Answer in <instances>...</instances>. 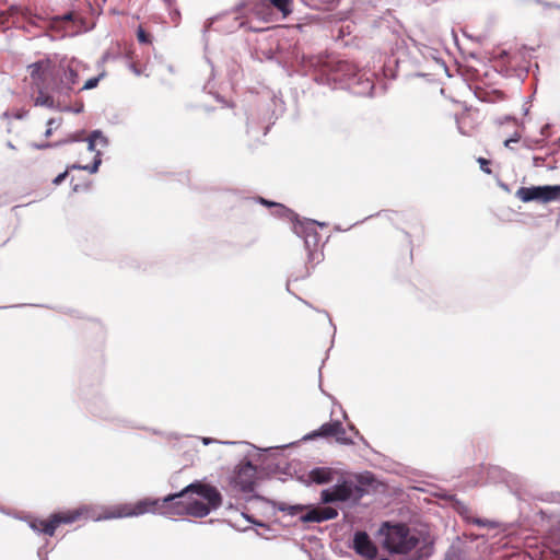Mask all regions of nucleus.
Segmentation results:
<instances>
[{
    "instance_id": "nucleus-1",
    "label": "nucleus",
    "mask_w": 560,
    "mask_h": 560,
    "mask_svg": "<svg viewBox=\"0 0 560 560\" xmlns=\"http://www.w3.org/2000/svg\"><path fill=\"white\" fill-rule=\"evenodd\" d=\"M221 503L222 497L215 487L195 482L187 486L183 491L167 495L163 500L144 498L136 502L117 503L102 508L98 514L93 513L91 517L101 521L135 517L147 513L205 517L211 510L218 509Z\"/></svg>"
},
{
    "instance_id": "nucleus-2",
    "label": "nucleus",
    "mask_w": 560,
    "mask_h": 560,
    "mask_svg": "<svg viewBox=\"0 0 560 560\" xmlns=\"http://www.w3.org/2000/svg\"><path fill=\"white\" fill-rule=\"evenodd\" d=\"M84 131L78 132L73 135L69 141H80L84 140L83 138ZM86 140V150L94 153L93 163L92 165H81V164H73L69 166L63 173L56 176L52 180L54 185H60L68 176L69 170H85L90 173H95L98 170L100 164L102 163L101 159V151L98 148H105L107 145V139L100 130H94L91 132V135L85 138Z\"/></svg>"
},
{
    "instance_id": "nucleus-3",
    "label": "nucleus",
    "mask_w": 560,
    "mask_h": 560,
    "mask_svg": "<svg viewBox=\"0 0 560 560\" xmlns=\"http://www.w3.org/2000/svg\"><path fill=\"white\" fill-rule=\"evenodd\" d=\"M418 537L405 524L386 525L384 547L394 553H407L418 545Z\"/></svg>"
},
{
    "instance_id": "nucleus-4",
    "label": "nucleus",
    "mask_w": 560,
    "mask_h": 560,
    "mask_svg": "<svg viewBox=\"0 0 560 560\" xmlns=\"http://www.w3.org/2000/svg\"><path fill=\"white\" fill-rule=\"evenodd\" d=\"M90 509L86 506L78 508L74 510L62 511L54 513L47 520H35L31 523L34 530L43 533L47 536H54L57 527L62 524H72L81 517H88Z\"/></svg>"
},
{
    "instance_id": "nucleus-5",
    "label": "nucleus",
    "mask_w": 560,
    "mask_h": 560,
    "mask_svg": "<svg viewBox=\"0 0 560 560\" xmlns=\"http://www.w3.org/2000/svg\"><path fill=\"white\" fill-rule=\"evenodd\" d=\"M364 494L362 487L355 485L352 481L345 480L343 482L334 486L331 489H325L322 491V502L330 503L337 501H347L353 499L360 500Z\"/></svg>"
},
{
    "instance_id": "nucleus-6",
    "label": "nucleus",
    "mask_w": 560,
    "mask_h": 560,
    "mask_svg": "<svg viewBox=\"0 0 560 560\" xmlns=\"http://www.w3.org/2000/svg\"><path fill=\"white\" fill-rule=\"evenodd\" d=\"M293 230L299 236L304 238L311 260L315 258L318 259L319 256H323V254L317 250L320 236L316 231L314 221H296L293 225Z\"/></svg>"
},
{
    "instance_id": "nucleus-7",
    "label": "nucleus",
    "mask_w": 560,
    "mask_h": 560,
    "mask_svg": "<svg viewBox=\"0 0 560 560\" xmlns=\"http://www.w3.org/2000/svg\"><path fill=\"white\" fill-rule=\"evenodd\" d=\"M30 77L38 88H50L49 79L57 75L56 65L48 58L28 66Z\"/></svg>"
},
{
    "instance_id": "nucleus-8",
    "label": "nucleus",
    "mask_w": 560,
    "mask_h": 560,
    "mask_svg": "<svg viewBox=\"0 0 560 560\" xmlns=\"http://www.w3.org/2000/svg\"><path fill=\"white\" fill-rule=\"evenodd\" d=\"M256 474V467L250 462L241 463L234 472V486L242 492H252L255 487Z\"/></svg>"
},
{
    "instance_id": "nucleus-9",
    "label": "nucleus",
    "mask_w": 560,
    "mask_h": 560,
    "mask_svg": "<svg viewBox=\"0 0 560 560\" xmlns=\"http://www.w3.org/2000/svg\"><path fill=\"white\" fill-rule=\"evenodd\" d=\"M20 22H27L35 25L28 9L11 7L7 11L0 13V27L2 30H7Z\"/></svg>"
},
{
    "instance_id": "nucleus-10",
    "label": "nucleus",
    "mask_w": 560,
    "mask_h": 560,
    "mask_svg": "<svg viewBox=\"0 0 560 560\" xmlns=\"http://www.w3.org/2000/svg\"><path fill=\"white\" fill-rule=\"evenodd\" d=\"M353 549L366 560H373L377 556V548L365 532H357L354 534Z\"/></svg>"
},
{
    "instance_id": "nucleus-11",
    "label": "nucleus",
    "mask_w": 560,
    "mask_h": 560,
    "mask_svg": "<svg viewBox=\"0 0 560 560\" xmlns=\"http://www.w3.org/2000/svg\"><path fill=\"white\" fill-rule=\"evenodd\" d=\"M515 197L523 202L539 201L547 203V186L520 187Z\"/></svg>"
},
{
    "instance_id": "nucleus-12",
    "label": "nucleus",
    "mask_w": 560,
    "mask_h": 560,
    "mask_svg": "<svg viewBox=\"0 0 560 560\" xmlns=\"http://www.w3.org/2000/svg\"><path fill=\"white\" fill-rule=\"evenodd\" d=\"M338 516V511L331 506L314 508L306 514L301 516V520L305 523L314 522L320 523L328 520H334Z\"/></svg>"
},
{
    "instance_id": "nucleus-13",
    "label": "nucleus",
    "mask_w": 560,
    "mask_h": 560,
    "mask_svg": "<svg viewBox=\"0 0 560 560\" xmlns=\"http://www.w3.org/2000/svg\"><path fill=\"white\" fill-rule=\"evenodd\" d=\"M292 0H262L260 4H257L254 9L255 14L260 15L265 8L272 5L283 18H287L292 12Z\"/></svg>"
},
{
    "instance_id": "nucleus-14",
    "label": "nucleus",
    "mask_w": 560,
    "mask_h": 560,
    "mask_svg": "<svg viewBox=\"0 0 560 560\" xmlns=\"http://www.w3.org/2000/svg\"><path fill=\"white\" fill-rule=\"evenodd\" d=\"M38 89H39V91H38L37 96L35 97V105L44 106V107H48V108L57 107L54 97L51 95L47 94L46 92H44L45 88H38ZM49 89L54 92H58V93L62 92V88L59 84H55L54 86H50Z\"/></svg>"
},
{
    "instance_id": "nucleus-15",
    "label": "nucleus",
    "mask_w": 560,
    "mask_h": 560,
    "mask_svg": "<svg viewBox=\"0 0 560 560\" xmlns=\"http://www.w3.org/2000/svg\"><path fill=\"white\" fill-rule=\"evenodd\" d=\"M65 79L61 81V84H59L62 89L67 91H71L73 85H75L79 82V73L78 70L72 66L69 65L68 68L63 72ZM68 94V92H66Z\"/></svg>"
},
{
    "instance_id": "nucleus-16",
    "label": "nucleus",
    "mask_w": 560,
    "mask_h": 560,
    "mask_svg": "<svg viewBox=\"0 0 560 560\" xmlns=\"http://www.w3.org/2000/svg\"><path fill=\"white\" fill-rule=\"evenodd\" d=\"M310 478L317 485L328 483L332 480V470L330 468H315L310 472Z\"/></svg>"
},
{
    "instance_id": "nucleus-17",
    "label": "nucleus",
    "mask_w": 560,
    "mask_h": 560,
    "mask_svg": "<svg viewBox=\"0 0 560 560\" xmlns=\"http://www.w3.org/2000/svg\"><path fill=\"white\" fill-rule=\"evenodd\" d=\"M340 431V421H331L328 423H324L319 427L317 431H315L313 436H322V438H330L335 436L336 433Z\"/></svg>"
},
{
    "instance_id": "nucleus-18",
    "label": "nucleus",
    "mask_w": 560,
    "mask_h": 560,
    "mask_svg": "<svg viewBox=\"0 0 560 560\" xmlns=\"http://www.w3.org/2000/svg\"><path fill=\"white\" fill-rule=\"evenodd\" d=\"M334 438L336 439V441L338 443L343 444V445H349V444L353 443V441L347 436L346 429L342 427L341 423H340V431L338 433H336Z\"/></svg>"
},
{
    "instance_id": "nucleus-19",
    "label": "nucleus",
    "mask_w": 560,
    "mask_h": 560,
    "mask_svg": "<svg viewBox=\"0 0 560 560\" xmlns=\"http://www.w3.org/2000/svg\"><path fill=\"white\" fill-rule=\"evenodd\" d=\"M548 202L560 200V185L547 186Z\"/></svg>"
},
{
    "instance_id": "nucleus-20",
    "label": "nucleus",
    "mask_w": 560,
    "mask_h": 560,
    "mask_svg": "<svg viewBox=\"0 0 560 560\" xmlns=\"http://www.w3.org/2000/svg\"><path fill=\"white\" fill-rule=\"evenodd\" d=\"M104 75H105V73L103 72L97 77L86 80L85 83L83 84V86L80 89V91L91 90V89L96 88L98 85L101 79L104 78Z\"/></svg>"
},
{
    "instance_id": "nucleus-21",
    "label": "nucleus",
    "mask_w": 560,
    "mask_h": 560,
    "mask_svg": "<svg viewBox=\"0 0 560 560\" xmlns=\"http://www.w3.org/2000/svg\"><path fill=\"white\" fill-rule=\"evenodd\" d=\"M137 38L141 44H151V36L147 33L143 27L139 26L137 30Z\"/></svg>"
},
{
    "instance_id": "nucleus-22",
    "label": "nucleus",
    "mask_w": 560,
    "mask_h": 560,
    "mask_svg": "<svg viewBox=\"0 0 560 560\" xmlns=\"http://www.w3.org/2000/svg\"><path fill=\"white\" fill-rule=\"evenodd\" d=\"M307 4L315 9H320L323 5L330 4L335 0H305Z\"/></svg>"
},
{
    "instance_id": "nucleus-23",
    "label": "nucleus",
    "mask_w": 560,
    "mask_h": 560,
    "mask_svg": "<svg viewBox=\"0 0 560 560\" xmlns=\"http://www.w3.org/2000/svg\"><path fill=\"white\" fill-rule=\"evenodd\" d=\"M51 125H56V128H58V127L61 125V119L50 118V119L47 121V129H46V131H45V136H46V137H50V136H51V133H52Z\"/></svg>"
},
{
    "instance_id": "nucleus-24",
    "label": "nucleus",
    "mask_w": 560,
    "mask_h": 560,
    "mask_svg": "<svg viewBox=\"0 0 560 560\" xmlns=\"http://www.w3.org/2000/svg\"><path fill=\"white\" fill-rule=\"evenodd\" d=\"M478 163L480 164V168L487 173V174H491L492 171L489 168V164H490V161L485 159V158H479L478 159Z\"/></svg>"
},
{
    "instance_id": "nucleus-25",
    "label": "nucleus",
    "mask_w": 560,
    "mask_h": 560,
    "mask_svg": "<svg viewBox=\"0 0 560 560\" xmlns=\"http://www.w3.org/2000/svg\"><path fill=\"white\" fill-rule=\"evenodd\" d=\"M259 202H260L261 205H264V206H267V207H278V208H280L282 211H287V209H285L282 205L277 203V202L268 201V200H266V199H264V198H261V197H259Z\"/></svg>"
},
{
    "instance_id": "nucleus-26",
    "label": "nucleus",
    "mask_w": 560,
    "mask_h": 560,
    "mask_svg": "<svg viewBox=\"0 0 560 560\" xmlns=\"http://www.w3.org/2000/svg\"><path fill=\"white\" fill-rule=\"evenodd\" d=\"M350 65L347 61H340L338 62V69L341 70L343 68H349Z\"/></svg>"
},
{
    "instance_id": "nucleus-27",
    "label": "nucleus",
    "mask_w": 560,
    "mask_h": 560,
    "mask_svg": "<svg viewBox=\"0 0 560 560\" xmlns=\"http://www.w3.org/2000/svg\"><path fill=\"white\" fill-rule=\"evenodd\" d=\"M475 524L479 525V526H486L488 524V521H482L480 518H477L474 521Z\"/></svg>"
},
{
    "instance_id": "nucleus-28",
    "label": "nucleus",
    "mask_w": 560,
    "mask_h": 560,
    "mask_svg": "<svg viewBox=\"0 0 560 560\" xmlns=\"http://www.w3.org/2000/svg\"><path fill=\"white\" fill-rule=\"evenodd\" d=\"M72 16L73 14L72 13H67L62 16V20H66V21H71L72 20Z\"/></svg>"
},
{
    "instance_id": "nucleus-29",
    "label": "nucleus",
    "mask_w": 560,
    "mask_h": 560,
    "mask_svg": "<svg viewBox=\"0 0 560 560\" xmlns=\"http://www.w3.org/2000/svg\"><path fill=\"white\" fill-rule=\"evenodd\" d=\"M464 119V114L460 116V118L457 119L458 128L462 129V120Z\"/></svg>"
},
{
    "instance_id": "nucleus-30",
    "label": "nucleus",
    "mask_w": 560,
    "mask_h": 560,
    "mask_svg": "<svg viewBox=\"0 0 560 560\" xmlns=\"http://www.w3.org/2000/svg\"><path fill=\"white\" fill-rule=\"evenodd\" d=\"M518 139H508L504 141V144L508 147L511 141H517Z\"/></svg>"
},
{
    "instance_id": "nucleus-31",
    "label": "nucleus",
    "mask_w": 560,
    "mask_h": 560,
    "mask_svg": "<svg viewBox=\"0 0 560 560\" xmlns=\"http://www.w3.org/2000/svg\"><path fill=\"white\" fill-rule=\"evenodd\" d=\"M83 109V104H80V107L77 109V112H81Z\"/></svg>"
}]
</instances>
